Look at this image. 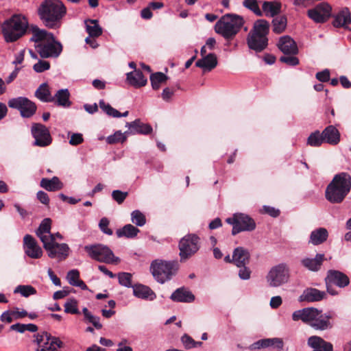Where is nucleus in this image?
Listing matches in <instances>:
<instances>
[{
	"label": "nucleus",
	"instance_id": "nucleus-1",
	"mask_svg": "<svg viewBox=\"0 0 351 351\" xmlns=\"http://www.w3.org/2000/svg\"><path fill=\"white\" fill-rule=\"evenodd\" d=\"M38 12L46 27L56 29L60 26L61 20L66 13V8L60 0H45L40 5Z\"/></svg>",
	"mask_w": 351,
	"mask_h": 351
},
{
	"label": "nucleus",
	"instance_id": "nucleus-2",
	"mask_svg": "<svg viewBox=\"0 0 351 351\" xmlns=\"http://www.w3.org/2000/svg\"><path fill=\"white\" fill-rule=\"evenodd\" d=\"M351 191V176L346 172L333 177L325 191V197L331 204H341Z\"/></svg>",
	"mask_w": 351,
	"mask_h": 351
},
{
	"label": "nucleus",
	"instance_id": "nucleus-3",
	"mask_svg": "<svg viewBox=\"0 0 351 351\" xmlns=\"http://www.w3.org/2000/svg\"><path fill=\"white\" fill-rule=\"evenodd\" d=\"M28 21L22 14H14L1 25V31L6 43L15 42L27 33Z\"/></svg>",
	"mask_w": 351,
	"mask_h": 351
},
{
	"label": "nucleus",
	"instance_id": "nucleus-4",
	"mask_svg": "<svg viewBox=\"0 0 351 351\" xmlns=\"http://www.w3.org/2000/svg\"><path fill=\"white\" fill-rule=\"evenodd\" d=\"M269 31V23L265 19H258L247 37V43L250 49L261 52L268 45L267 35Z\"/></svg>",
	"mask_w": 351,
	"mask_h": 351
},
{
	"label": "nucleus",
	"instance_id": "nucleus-5",
	"mask_svg": "<svg viewBox=\"0 0 351 351\" xmlns=\"http://www.w3.org/2000/svg\"><path fill=\"white\" fill-rule=\"evenodd\" d=\"M245 21L237 14H226L215 25V32L226 40L232 39L241 30Z\"/></svg>",
	"mask_w": 351,
	"mask_h": 351
},
{
	"label": "nucleus",
	"instance_id": "nucleus-6",
	"mask_svg": "<svg viewBox=\"0 0 351 351\" xmlns=\"http://www.w3.org/2000/svg\"><path fill=\"white\" fill-rule=\"evenodd\" d=\"M179 264L177 261H166L154 260L150 265V271L154 279L160 284L170 280L178 270Z\"/></svg>",
	"mask_w": 351,
	"mask_h": 351
},
{
	"label": "nucleus",
	"instance_id": "nucleus-7",
	"mask_svg": "<svg viewBox=\"0 0 351 351\" xmlns=\"http://www.w3.org/2000/svg\"><path fill=\"white\" fill-rule=\"evenodd\" d=\"M84 250L92 259L108 264L118 263L120 259L116 257L113 252L103 244L88 245L84 247Z\"/></svg>",
	"mask_w": 351,
	"mask_h": 351
},
{
	"label": "nucleus",
	"instance_id": "nucleus-8",
	"mask_svg": "<svg viewBox=\"0 0 351 351\" xmlns=\"http://www.w3.org/2000/svg\"><path fill=\"white\" fill-rule=\"evenodd\" d=\"M226 221L232 226V235H236L241 232L253 231L256 226L254 220L243 213H235L232 217L227 218Z\"/></svg>",
	"mask_w": 351,
	"mask_h": 351
},
{
	"label": "nucleus",
	"instance_id": "nucleus-9",
	"mask_svg": "<svg viewBox=\"0 0 351 351\" xmlns=\"http://www.w3.org/2000/svg\"><path fill=\"white\" fill-rule=\"evenodd\" d=\"M199 237L195 234H189L184 237L179 243L181 261H185L194 255L200 247Z\"/></svg>",
	"mask_w": 351,
	"mask_h": 351
},
{
	"label": "nucleus",
	"instance_id": "nucleus-10",
	"mask_svg": "<svg viewBox=\"0 0 351 351\" xmlns=\"http://www.w3.org/2000/svg\"><path fill=\"white\" fill-rule=\"evenodd\" d=\"M289 279V269L285 263H280L271 268L266 280L271 287H278L286 284Z\"/></svg>",
	"mask_w": 351,
	"mask_h": 351
},
{
	"label": "nucleus",
	"instance_id": "nucleus-11",
	"mask_svg": "<svg viewBox=\"0 0 351 351\" xmlns=\"http://www.w3.org/2000/svg\"><path fill=\"white\" fill-rule=\"evenodd\" d=\"M35 50L43 59L56 58L62 51V45L56 40L53 35L52 38H49L43 43L36 44L35 45Z\"/></svg>",
	"mask_w": 351,
	"mask_h": 351
},
{
	"label": "nucleus",
	"instance_id": "nucleus-12",
	"mask_svg": "<svg viewBox=\"0 0 351 351\" xmlns=\"http://www.w3.org/2000/svg\"><path fill=\"white\" fill-rule=\"evenodd\" d=\"M34 342L38 346L36 351H56L62 348V341L47 332H42L34 335Z\"/></svg>",
	"mask_w": 351,
	"mask_h": 351
},
{
	"label": "nucleus",
	"instance_id": "nucleus-13",
	"mask_svg": "<svg viewBox=\"0 0 351 351\" xmlns=\"http://www.w3.org/2000/svg\"><path fill=\"white\" fill-rule=\"evenodd\" d=\"M8 104L10 108L19 110L24 118L32 117L37 109L35 103L25 97L10 99Z\"/></svg>",
	"mask_w": 351,
	"mask_h": 351
},
{
	"label": "nucleus",
	"instance_id": "nucleus-14",
	"mask_svg": "<svg viewBox=\"0 0 351 351\" xmlns=\"http://www.w3.org/2000/svg\"><path fill=\"white\" fill-rule=\"evenodd\" d=\"M332 6L327 2H321L307 10V16L316 23H324L332 16Z\"/></svg>",
	"mask_w": 351,
	"mask_h": 351
},
{
	"label": "nucleus",
	"instance_id": "nucleus-15",
	"mask_svg": "<svg viewBox=\"0 0 351 351\" xmlns=\"http://www.w3.org/2000/svg\"><path fill=\"white\" fill-rule=\"evenodd\" d=\"M43 247L47 252L51 258H56L59 261L65 260L69 254V247L66 243H58L55 241L54 238L43 244Z\"/></svg>",
	"mask_w": 351,
	"mask_h": 351
},
{
	"label": "nucleus",
	"instance_id": "nucleus-16",
	"mask_svg": "<svg viewBox=\"0 0 351 351\" xmlns=\"http://www.w3.org/2000/svg\"><path fill=\"white\" fill-rule=\"evenodd\" d=\"M35 141L34 145L44 147L49 145L52 138L48 128L41 123H34L31 129Z\"/></svg>",
	"mask_w": 351,
	"mask_h": 351
},
{
	"label": "nucleus",
	"instance_id": "nucleus-17",
	"mask_svg": "<svg viewBox=\"0 0 351 351\" xmlns=\"http://www.w3.org/2000/svg\"><path fill=\"white\" fill-rule=\"evenodd\" d=\"M23 249L25 253L32 258L37 259L43 256L42 248L30 234H26L23 238Z\"/></svg>",
	"mask_w": 351,
	"mask_h": 351
},
{
	"label": "nucleus",
	"instance_id": "nucleus-18",
	"mask_svg": "<svg viewBox=\"0 0 351 351\" xmlns=\"http://www.w3.org/2000/svg\"><path fill=\"white\" fill-rule=\"evenodd\" d=\"M326 283H331L339 288H344L350 283L347 275L337 270H329L326 277Z\"/></svg>",
	"mask_w": 351,
	"mask_h": 351
},
{
	"label": "nucleus",
	"instance_id": "nucleus-19",
	"mask_svg": "<svg viewBox=\"0 0 351 351\" xmlns=\"http://www.w3.org/2000/svg\"><path fill=\"white\" fill-rule=\"evenodd\" d=\"M333 19L332 24L335 27L348 29L351 24V12L348 8H343L333 16Z\"/></svg>",
	"mask_w": 351,
	"mask_h": 351
},
{
	"label": "nucleus",
	"instance_id": "nucleus-20",
	"mask_svg": "<svg viewBox=\"0 0 351 351\" xmlns=\"http://www.w3.org/2000/svg\"><path fill=\"white\" fill-rule=\"evenodd\" d=\"M51 219L49 218L44 219L36 230V236L42 241L43 244L47 243L51 238H54V234L51 233Z\"/></svg>",
	"mask_w": 351,
	"mask_h": 351
},
{
	"label": "nucleus",
	"instance_id": "nucleus-21",
	"mask_svg": "<svg viewBox=\"0 0 351 351\" xmlns=\"http://www.w3.org/2000/svg\"><path fill=\"white\" fill-rule=\"evenodd\" d=\"M324 291L318 290L315 288H307L304 289L302 295L299 297L300 302H319L326 297Z\"/></svg>",
	"mask_w": 351,
	"mask_h": 351
},
{
	"label": "nucleus",
	"instance_id": "nucleus-22",
	"mask_svg": "<svg viewBox=\"0 0 351 351\" xmlns=\"http://www.w3.org/2000/svg\"><path fill=\"white\" fill-rule=\"evenodd\" d=\"M278 47L285 54L295 55L298 52L297 45L294 40L289 36H284L280 38Z\"/></svg>",
	"mask_w": 351,
	"mask_h": 351
},
{
	"label": "nucleus",
	"instance_id": "nucleus-23",
	"mask_svg": "<svg viewBox=\"0 0 351 351\" xmlns=\"http://www.w3.org/2000/svg\"><path fill=\"white\" fill-rule=\"evenodd\" d=\"M250 252L244 247H238L234 250L232 261L237 267L247 265L250 262Z\"/></svg>",
	"mask_w": 351,
	"mask_h": 351
},
{
	"label": "nucleus",
	"instance_id": "nucleus-24",
	"mask_svg": "<svg viewBox=\"0 0 351 351\" xmlns=\"http://www.w3.org/2000/svg\"><path fill=\"white\" fill-rule=\"evenodd\" d=\"M133 294L135 297L149 301H153L156 298V294L151 288L146 285L138 284L132 286Z\"/></svg>",
	"mask_w": 351,
	"mask_h": 351
},
{
	"label": "nucleus",
	"instance_id": "nucleus-25",
	"mask_svg": "<svg viewBox=\"0 0 351 351\" xmlns=\"http://www.w3.org/2000/svg\"><path fill=\"white\" fill-rule=\"evenodd\" d=\"M283 346L284 343L282 339L278 337L261 339L254 343L251 346L252 349H260L271 347L279 350H282Z\"/></svg>",
	"mask_w": 351,
	"mask_h": 351
},
{
	"label": "nucleus",
	"instance_id": "nucleus-26",
	"mask_svg": "<svg viewBox=\"0 0 351 351\" xmlns=\"http://www.w3.org/2000/svg\"><path fill=\"white\" fill-rule=\"evenodd\" d=\"M324 143L332 145H337L340 141V133L334 125H328L322 132Z\"/></svg>",
	"mask_w": 351,
	"mask_h": 351
},
{
	"label": "nucleus",
	"instance_id": "nucleus-27",
	"mask_svg": "<svg viewBox=\"0 0 351 351\" xmlns=\"http://www.w3.org/2000/svg\"><path fill=\"white\" fill-rule=\"evenodd\" d=\"M282 4L278 1H265L262 3L263 15L267 17H274L281 12Z\"/></svg>",
	"mask_w": 351,
	"mask_h": 351
},
{
	"label": "nucleus",
	"instance_id": "nucleus-28",
	"mask_svg": "<svg viewBox=\"0 0 351 351\" xmlns=\"http://www.w3.org/2000/svg\"><path fill=\"white\" fill-rule=\"evenodd\" d=\"M217 65V58L215 53H208L195 62L197 67L201 68L204 72L210 71Z\"/></svg>",
	"mask_w": 351,
	"mask_h": 351
},
{
	"label": "nucleus",
	"instance_id": "nucleus-29",
	"mask_svg": "<svg viewBox=\"0 0 351 351\" xmlns=\"http://www.w3.org/2000/svg\"><path fill=\"white\" fill-rule=\"evenodd\" d=\"M126 127L129 128L130 134H148L152 132V126L149 124L142 123L140 119L126 123Z\"/></svg>",
	"mask_w": 351,
	"mask_h": 351
},
{
	"label": "nucleus",
	"instance_id": "nucleus-30",
	"mask_svg": "<svg viewBox=\"0 0 351 351\" xmlns=\"http://www.w3.org/2000/svg\"><path fill=\"white\" fill-rule=\"evenodd\" d=\"M29 30L32 34V36L30 38L29 40L34 43V46L36 45V44L43 43L49 38H52L53 35L52 33H49L45 29H41L36 25H32Z\"/></svg>",
	"mask_w": 351,
	"mask_h": 351
},
{
	"label": "nucleus",
	"instance_id": "nucleus-31",
	"mask_svg": "<svg viewBox=\"0 0 351 351\" xmlns=\"http://www.w3.org/2000/svg\"><path fill=\"white\" fill-rule=\"evenodd\" d=\"M331 315L330 313L322 314V311H318V315L316 316L315 321L311 324V327L320 330H324L332 327V324L330 322L331 319Z\"/></svg>",
	"mask_w": 351,
	"mask_h": 351
},
{
	"label": "nucleus",
	"instance_id": "nucleus-32",
	"mask_svg": "<svg viewBox=\"0 0 351 351\" xmlns=\"http://www.w3.org/2000/svg\"><path fill=\"white\" fill-rule=\"evenodd\" d=\"M308 345L313 349V351H332V344L317 336L310 337Z\"/></svg>",
	"mask_w": 351,
	"mask_h": 351
},
{
	"label": "nucleus",
	"instance_id": "nucleus-33",
	"mask_svg": "<svg viewBox=\"0 0 351 351\" xmlns=\"http://www.w3.org/2000/svg\"><path fill=\"white\" fill-rule=\"evenodd\" d=\"M170 298L174 302H191L195 300L194 295L184 287L177 289Z\"/></svg>",
	"mask_w": 351,
	"mask_h": 351
},
{
	"label": "nucleus",
	"instance_id": "nucleus-34",
	"mask_svg": "<svg viewBox=\"0 0 351 351\" xmlns=\"http://www.w3.org/2000/svg\"><path fill=\"white\" fill-rule=\"evenodd\" d=\"M127 80L129 84L135 88L142 87L146 85L147 80L143 73L138 70L127 73Z\"/></svg>",
	"mask_w": 351,
	"mask_h": 351
},
{
	"label": "nucleus",
	"instance_id": "nucleus-35",
	"mask_svg": "<svg viewBox=\"0 0 351 351\" xmlns=\"http://www.w3.org/2000/svg\"><path fill=\"white\" fill-rule=\"evenodd\" d=\"M40 186L48 191H57L64 187L63 183L57 176L52 178H43L40 180Z\"/></svg>",
	"mask_w": 351,
	"mask_h": 351
},
{
	"label": "nucleus",
	"instance_id": "nucleus-36",
	"mask_svg": "<svg viewBox=\"0 0 351 351\" xmlns=\"http://www.w3.org/2000/svg\"><path fill=\"white\" fill-rule=\"evenodd\" d=\"M324 259V255L317 254L315 258H305L301 261L302 265L311 271H318Z\"/></svg>",
	"mask_w": 351,
	"mask_h": 351
},
{
	"label": "nucleus",
	"instance_id": "nucleus-37",
	"mask_svg": "<svg viewBox=\"0 0 351 351\" xmlns=\"http://www.w3.org/2000/svg\"><path fill=\"white\" fill-rule=\"evenodd\" d=\"M328 237V230L324 228H319L311 232L309 242L314 245H317L325 242Z\"/></svg>",
	"mask_w": 351,
	"mask_h": 351
},
{
	"label": "nucleus",
	"instance_id": "nucleus-38",
	"mask_svg": "<svg viewBox=\"0 0 351 351\" xmlns=\"http://www.w3.org/2000/svg\"><path fill=\"white\" fill-rule=\"evenodd\" d=\"M70 93L68 89H60L56 92L52 97L53 101L57 106L62 107H69L71 101H69Z\"/></svg>",
	"mask_w": 351,
	"mask_h": 351
},
{
	"label": "nucleus",
	"instance_id": "nucleus-39",
	"mask_svg": "<svg viewBox=\"0 0 351 351\" xmlns=\"http://www.w3.org/2000/svg\"><path fill=\"white\" fill-rule=\"evenodd\" d=\"M35 96L43 102L53 101L48 84L43 83L35 92Z\"/></svg>",
	"mask_w": 351,
	"mask_h": 351
},
{
	"label": "nucleus",
	"instance_id": "nucleus-40",
	"mask_svg": "<svg viewBox=\"0 0 351 351\" xmlns=\"http://www.w3.org/2000/svg\"><path fill=\"white\" fill-rule=\"evenodd\" d=\"M86 30L90 37H99L102 34V28L97 20L88 19L85 21Z\"/></svg>",
	"mask_w": 351,
	"mask_h": 351
},
{
	"label": "nucleus",
	"instance_id": "nucleus-41",
	"mask_svg": "<svg viewBox=\"0 0 351 351\" xmlns=\"http://www.w3.org/2000/svg\"><path fill=\"white\" fill-rule=\"evenodd\" d=\"M272 30L275 34H279L285 32L287 25V19L286 16H276L271 22Z\"/></svg>",
	"mask_w": 351,
	"mask_h": 351
},
{
	"label": "nucleus",
	"instance_id": "nucleus-42",
	"mask_svg": "<svg viewBox=\"0 0 351 351\" xmlns=\"http://www.w3.org/2000/svg\"><path fill=\"white\" fill-rule=\"evenodd\" d=\"M140 230L131 224H127L122 228L118 229L116 234L119 238L125 237L127 238H133L137 235Z\"/></svg>",
	"mask_w": 351,
	"mask_h": 351
},
{
	"label": "nucleus",
	"instance_id": "nucleus-43",
	"mask_svg": "<svg viewBox=\"0 0 351 351\" xmlns=\"http://www.w3.org/2000/svg\"><path fill=\"white\" fill-rule=\"evenodd\" d=\"M242 5L245 8L252 12L256 16H263V12L260 8L258 0H243Z\"/></svg>",
	"mask_w": 351,
	"mask_h": 351
},
{
	"label": "nucleus",
	"instance_id": "nucleus-44",
	"mask_svg": "<svg viewBox=\"0 0 351 351\" xmlns=\"http://www.w3.org/2000/svg\"><path fill=\"white\" fill-rule=\"evenodd\" d=\"M167 80V75L161 72L152 73L150 75V81L153 89L158 90L160 85Z\"/></svg>",
	"mask_w": 351,
	"mask_h": 351
},
{
	"label": "nucleus",
	"instance_id": "nucleus-45",
	"mask_svg": "<svg viewBox=\"0 0 351 351\" xmlns=\"http://www.w3.org/2000/svg\"><path fill=\"white\" fill-rule=\"evenodd\" d=\"M323 143L322 134L318 130L311 133L307 139V145L311 147H319Z\"/></svg>",
	"mask_w": 351,
	"mask_h": 351
},
{
	"label": "nucleus",
	"instance_id": "nucleus-46",
	"mask_svg": "<svg viewBox=\"0 0 351 351\" xmlns=\"http://www.w3.org/2000/svg\"><path fill=\"white\" fill-rule=\"evenodd\" d=\"M100 108L108 116L119 118L120 112L112 108L109 104L106 103L103 99L99 102Z\"/></svg>",
	"mask_w": 351,
	"mask_h": 351
},
{
	"label": "nucleus",
	"instance_id": "nucleus-47",
	"mask_svg": "<svg viewBox=\"0 0 351 351\" xmlns=\"http://www.w3.org/2000/svg\"><path fill=\"white\" fill-rule=\"evenodd\" d=\"M14 292L15 293H19L22 296L27 298L31 295L36 294V290L31 285H19L15 288Z\"/></svg>",
	"mask_w": 351,
	"mask_h": 351
},
{
	"label": "nucleus",
	"instance_id": "nucleus-48",
	"mask_svg": "<svg viewBox=\"0 0 351 351\" xmlns=\"http://www.w3.org/2000/svg\"><path fill=\"white\" fill-rule=\"evenodd\" d=\"M127 133H130V132L122 133L121 131H117L114 134L108 136L106 141L108 144H114L119 142L123 143L126 140L125 134Z\"/></svg>",
	"mask_w": 351,
	"mask_h": 351
},
{
	"label": "nucleus",
	"instance_id": "nucleus-49",
	"mask_svg": "<svg viewBox=\"0 0 351 351\" xmlns=\"http://www.w3.org/2000/svg\"><path fill=\"white\" fill-rule=\"evenodd\" d=\"M132 222L138 226H143L146 223L145 215L139 210H134L131 213Z\"/></svg>",
	"mask_w": 351,
	"mask_h": 351
},
{
	"label": "nucleus",
	"instance_id": "nucleus-50",
	"mask_svg": "<svg viewBox=\"0 0 351 351\" xmlns=\"http://www.w3.org/2000/svg\"><path fill=\"white\" fill-rule=\"evenodd\" d=\"M64 312L71 314H79L77 302L74 298H71L64 304Z\"/></svg>",
	"mask_w": 351,
	"mask_h": 351
},
{
	"label": "nucleus",
	"instance_id": "nucleus-51",
	"mask_svg": "<svg viewBox=\"0 0 351 351\" xmlns=\"http://www.w3.org/2000/svg\"><path fill=\"white\" fill-rule=\"evenodd\" d=\"M305 311L306 324L311 326V324L313 323V322L315 321L316 316L318 315L319 310L316 308L308 307L305 308Z\"/></svg>",
	"mask_w": 351,
	"mask_h": 351
},
{
	"label": "nucleus",
	"instance_id": "nucleus-52",
	"mask_svg": "<svg viewBox=\"0 0 351 351\" xmlns=\"http://www.w3.org/2000/svg\"><path fill=\"white\" fill-rule=\"evenodd\" d=\"M181 341L184 345V346L186 349H190L192 348H195L197 346H202V343L201 341H195L190 336L188 335H184L182 338Z\"/></svg>",
	"mask_w": 351,
	"mask_h": 351
},
{
	"label": "nucleus",
	"instance_id": "nucleus-53",
	"mask_svg": "<svg viewBox=\"0 0 351 351\" xmlns=\"http://www.w3.org/2000/svg\"><path fill=\"white\" fill-rule=\"evenodd\" d=\"M118 279L121 285L126 287H132V275L130 273H119L118 274Z\"/></svg>",
	"mask_w": 351,
	"mask_h": 351
},
{
	"label": "nucleus",
	"instance_id": "nucleus-54",
	"mask_svg": "<svg viewBox=\"0 0 351 351\" xmlns=\"http://www.w3.org/2000/svg\"><path fill=\"white\" fill-rule=\"evenodd\" d=\"M50 69V63L44 60H39L38 62L34 64L33 69L36 73H42Z\"/></svg>",
	"mask_w": 351,
	"mask_h": 351
},
{
	"label": "nucleus",
	"instance_id": "nucleus-55",
	"mask_svg": "<svg viewBox=\"0 0 351 351\" xmlns=\"http://www.w3.org/2000/svg\"><path fill=\"white\" fill-rule=\"evenodd\" d=\"M128 195V192H123L120 190H114L112 192V199L119 204H122Z\"/></svg>",
	"mask_w": 351,
	"mask_h": 351
},
{
	"label": "nucleus",
	"instance_id": "nucleus-56",
	"mask_svg": "<svg viewBox=\"0 0 351 351\" xmlns=\"http://www.w3.org/2000/svg\"><path fill=\"white\" fill-rule=\"evenodd\" d=\"M69 283L73 286L80 280V272L77 269L70 270L66 276Z\"/></svg>",
	"mask_w": 351,
	"mask_h": 351
},
{
	"label": "nucleus",
	"instance_id": "nucleus-57",
	"mask_svg": "<svg viewBox=\"0 0 351 351\" xmlns=\"http://www.w3.org/2000/svg\"><path fill=\"white\" fill-rule=\"evenodd\" d=\"M108 225L109 220L106 217L101 218L99 223V228L104 234L112 235L113 232L108 228Z\"/></svg>",
	"mask_w": 351,
	"mask_h": 351
},
{
	"label": "nucleus",
	"instance_id": "nucleus-58",
	"mask_svg": "<svg viewBox=\"0 0 351 351\" xmlns=\"http://www.w3.org/2000/svg\"><path fill=\"white\" fill-rule=\"evenodd\" d=\"M306 311L305 308L295 311L292 314V319L295 322L301 320L304 324H306V315H305Z\"/></svg>",
	"mask_w": 351,
	"mask_h": 351
},
{
	"label": "nucleus",
	"instance_id": "nucleus-59",
	"mask_svg": "<svg viewBox=\"0 0 351 351\" xmlns=\"http://www.w3.org/2000/svg\"><path fill=\"white\" fill-rule=\"evenodd\" d=\"M280 60L290 66H296L299 64V60L295 56H283L280 57Z\"/></svg>",
	"mask_w": 351,
	"mask_h": 351
},
{
	"label": "nucleus",
	"instance_id": "nucleus-60",
	"mask_svg": "<svg viewBox=\"0 0 351 351\" xmlns=\"http://www.w3.org/2000/svg\"><path fill=\"white\" fill-rule=\"evenodd\" d=\"M239 276L242 280H248L250 278L251 271L246 265L239 267Z\"/></svg>",
	"mask_w": 351,
	"mask_h": 351
},
{
	"label": "nucleus",
	"instance_id": "nucleus-61",
	"mask_svg": "<svg viewBox=\"0 0 351 351\" xmlns=\"http://www.w3.org/2000/svg\"><path fill=\"white\" fill-rule=\"evenodd\" d=\"M84 141V138L82 134L75 133L73 134L69 140V143L71 145H77L81 144Z\"/></svg>",
	"mask_w": 351,
	"mask_h": 351
},
{
	"label": "nucleus",
	"instance_id": "nucleus-62",
	"mask_svg": "<svg viewBox=\"0 0 351 351\" xmlns=\"http://www.w3.org/2000/svg\"><path fill=\"white\" fill-rule=\"evenodd\" d=\"M86 319L91 323L97 329H101L102 324L100 323V318L97 316L93 315L92 313Z\"/></svg>",
	"mask_w": 351,
	"mask_h": 351
},
{
	"label": "nucleus",
	"instance_id": "nucleus-63",
	"mask_svg": "<svg viewBox=\"0 0 351 351\" xmlns=\"http://www.w3.org/2000/svg\"><path fill=\"white\" fill-rule=\"evenodd\" d=\"M316 78L322 82H328L330 80V72L328 69H325L322 71L316 73Z\"/></svg>",
	"mask_w": 351,
	"mask_h": 351
},
{
	"label": "nucleus",
	"instance_id": "nucleus-64",
	"mask_svg": "<svg viewBox=\"0 0 351 351\" xmlns=\"http://www.w3.org/2000/svg\"><path fill=\"white\" fill-rule=\"evenodd\" d=\"M38 200L45 205H48L49 203V198L47 193L39 191L36 194Z\"/></svg>",
	"mask_w": 351,
	"mask_h": 351
}]
</instances>
